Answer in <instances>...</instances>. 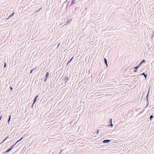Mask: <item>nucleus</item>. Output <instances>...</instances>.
<instances>
[{
  "instance_id": "1",
  "label": "nucleus",
  "mask_w": 154,
  "mask_h": 154,
  "mask_svg": "<svg viewBox=\"0 0 154 154\" xmlns=\"http://www.w3.org/2000/svg\"><path fill=\"white\" fill-rule=\"evenodd\" d=\"M110 141V140H105L103 141V142L104 143H108Z\"/></svg>"
},
{
  "instance_id": "2",
  "label": "nucleus",
  "mask_w": 154,
  "mask_h": 154,
  "mask_svg": "<svg viewBox=\"0 0 154 154\" xmlns=\"http://www.w3.org/2000/svg\"><path fill=\"white\" fill-rule=\"evenodd\" d=\"M38 97V95H37L35 98V99H34V102H33V104L35 102V101H36V100H37V98Z\"/></svg>"
},
{
  "instance_id": "3",
  "label": "nucleus",
  "mask_w": 154,
  "mask_h": 154,
  "mask_svg": "<svg viewBox=\"0 0 154 154\" xmlns=\"http://www.w3.org/2000/svg\"><path fill=\"white\" fill-rule=\"evenodd\" d=\"M104 59L105 63V64L106 65V66H107V60H106V58H104Z\"/></svg>"
},
{
  "instance_id": "4",
  "label": "nucleus",
  "mask_w": 154,
  "mask_h": 154,
  "mask_svg": "<svg viewBox=\"0 0 154 154\" xmlns=\"http://www.w3.org/2000/svg\"><path fill=\"white\" fill-rule=\"evenodd\" d=\"M49 75V74L48 72H47L46 73V78H48V76Z\"/></svg>"
},
{
  "instance_id": "5",
  "label": "nucleus",
  "mask_w": 154,
  "mask_h": 154,
  "mask_svg": "<svg viewBox=\"0 0 154 154\" xmlns=\"http://www.w3.org/2000/svg\"><path fill=\"white\" fill-rule=\"evenodd\" d=\"M110 122H111V125H110L111 127H112L113 126V124H112V119H110Z\"/></svg>"
},
{
  "instance_id": "6",
  "label": "nucleus",
  "mask_w": 154,
  "mask_h": 154,
  "mask_svg": "<svg viewBox=\"0 0 154 154\" xmlns=\"http://www.w3.org/2000/svg\"><path fill=\"white\" fill-rule=\"evenodd\" d=\"M141 75H144V77H145V79H146V75H145V74H144V73H143L142 74H141Z\"/></svg>"
},
{
  "instance_id": "7",
  "label": "nucleus",
  "mask_w": 154,
  "mask_h": 154,
  "mask_svg": "<svg viewBox=\"0 0 154 154\" xmlns=\"http://www.w3.org/2000/svg\"><path fill=\"white\" fill-rule=\"evenodd\" d=\"M73 57H72L71 59L70 60V61L68 62V63H69L72 60V59H73Z\"/></svg>"
},
{
  "instance_id": "8",
  "label": "nucleus",
  "mask_w": 154,
  "mask_h": 154,
  "mask_svg": "<svg viewBox=\"0 0 154 154\" xmlns=\"http://www.w3.org/2000/svg\"><path fill=\"white\" fill-rule=\"evenodd\" d=\"M153 117V116L152 115H151L150 116V119H151Z\"/></svg>"
},
{
  "instance_id": "9",
  "label": "nucleus",
  "mask_w": 154,
  "mask_h": 154,
  "mask_svg": "<svg viewBox=\"0 0 154 154\" xmlns=\"http://www.w3.org/2000/svg\"><path fill=\"white\" fill-rule=\"evenodd\" d=\"M138 67L137 66L134 67V69H137Z\"/></svg>"
},
{
  "instance_id": "10",
  "label": "nucleus",
  "mask_w": 154,
  "mask_h": 154,
  "mask_svg": "<svg viewBox=\"0 0 154 154\" xmlns=\"http://www.w3.org/2000/svg\"><path fill=\"white\" fill-rule=\"evenodd\" d=\"M141 64H142V63H140V64H139L137 66H138V67H139L140 66V65H141Z\"/></svg>"
},
{
  "instance_id": "11",
  "label": "nucleus",
  "mask_w": 154,
  "mask_h": 154,
  "mask_svg": "<svg viewBox=\"0 0 154 154\" xmlns=\"http://www.w3.org/2000/svg\"><path fill=\"white\" fill-rule=\"evenodd\" d=\"M145 62V61L144 60H143L141 62V63H143V62Z\"/></svg>"
},
{
  "instance_id": "12",
  "label": "nucleus",
  "mask_w": 154,
  "mask_h": 154,
  "mask_svg": "<svg viewBox=\"0 0 154 154\" xmlns=\"http://www.w3.org/2000/svg\"><path fill=\"white\" fill-rule=\"evenodd\" d=\"M74 3V0H72V3Z\"/></svg>"
},
{
  "instance_id": "13",
  "label": "nucleus",
  "mask_w": 154,
  "mask_h": 154,
  "mask_svg": "<svg viewBox=\"0 0 154 154\" xmlns=\"http://www.w3.org/2000/svg\"><path fill=\"white\" fill-rule=\"evenodd\" d=\"M33 69H31V71H30V73H31L32 72V71H33Z\"/></svg>"
},
{
  "instance_id": "14",
  "label": "nucleus",
  "mask_w": 154,
  "mask_h": 154,
  "mask_svg": "<svg viewBox=\"0 0 154 154\" xmlns=\"http://www.w3.org/2000/svg\"><path fill=\"white\" fill-rule=\"evenodd\" d=\"M47 79V78H46H46L45 79V82H46V81Z\"/></svg>"
},
{
  "instance_id": "15",
  "label": "nucleus",
  "mask_w": 154,
  "mask_h": 154,
  "mask_svg": "<svg viewBox=\"0 0 154 154\" xmlns=\"http://www.w3.org/2000/svg\"><path fill=\"white\" fill-rule=\"evenodd\" d=\"M10 151V149L6 151V152H9Z\"/></svg>"
},
{
  "instance_id": "16",
  "label": "nucleus",
  "mask_w": 154,
  "mask_h": 154,
  "mask_svg": "<svg viewBox=\"0 0 154 154\" xmlns=\"http://www.w3.org/2000/svg\"><path fill=\"white\" fill-rule=\"evenodd\" d=\"M22 138H23V137H22V138H21V139H20L19 140H18V141H17V142H18V141H20V140L21 139H22Z\"/></svg>"
},
{
  "instance_id": "17",
  "label": "nucleus",
  "mask_w": 154,
  "mask_h": 154,
  "mask_svg": "<svg viewBox=\"0 0 154 154\" xmlns=\"http://www.w3.org/2000/svg\"><path fill=\"white\" fill-rule=\"evenodd\" d=\"M10 117H9L8 120V122H9L10 121Z\"/></svg>"
},
{
  "instance_id": "18",
  "label": "nucleus",
  "mask_w": 154,
  "mask_h": 154,
  "mask_svg": "<svg viewBox=\"0 0 154 154\" xmlns=\"http://www.w3.org/2000/svg\"><path fill=\"white\" fill-rule=\"evenodd\" d=\"M14 13H13V14H11V15H10V17L11 16H12L13 15V14H14Z\"/></svg>"
},
{
  "instance_id": "19",
  "label": "nucleus",
  "mask_w": 154,
  "mask_h": 154,
  "mask_svg": "<svg viewBox=\"0 0 154 154\" xmlns=\"http://www.w3.org/2000/svg\"><path fill=\"white\" fill-rule=\"evenodd\" d=\"M6 66V63H5V66H4V67H5Z\"/></svg>"
},
{
  "instance_id": "20",
  "label": "nucleus",
  "mask_w": 154,
  "mask_h": 154,
  "mask_svg": "<svg viewBox=\"0 0 154 154\" xmlns=\"http://www.w3.org/2000/svg\"><path fill=\"white\" fill-rule=\"evenodd\" d=\"M137 70H134V72H137Z\"/></svg>"
},
{
  "instance_id": "21",
  "label": "nucleus",
  "mask_w": 154,
  "mask_h": 154,
  "mask_svg": "<svg viewBox=\"0 0 154 154\" xmlns=\"http://www.w3.org/2000/svg\"><path fill=\"white\" fill-rule=\"evenodd\" d=\"M10 89L12 90V88L11 87H10Z\"/></svg>"
},
{
  "instance_id": "22",
  "label": "nucleus",
  "mask_w": 154,
  "mask_h": 154,
  "mask_svg": "<svg viewBox=\"0 0 154 154\" xmlns=\"http://www.w3.org/2000/svg\"><path fill=\"white\" fill-rule=\"evenodd\" d=\"M99 132V130H98L97 132V134H98V132Z\"/></svg>"
},
{
  "instance_id": "23",
  "label": "nucleus",
  "mask_w": 154,
  "mask_h": 154,
  "mask_svg": "<svg viewBox=\"0 0 154 154\" xmlns=\"http://www.w3.org/2000/svg\"><path fill=\"white\" fill-rule=\"evenodd\" d=\"M69 63H68H68H67V65H68V64H69Z\"/></svg>"
},
{
  "instance_id": "24",
  "label": "nucleus",
  "mask_w": 154,
  "mask_h": 154,
  "mask_svg": "<svg viewBox=\"0 0 154 154\" xmlns=\"http://www.w3.org/2000/svg\"><path fill=\"white\" fill-rule=\"evenodd\" d=\"M12 148H10V150Z\"/></svg>"
},
{
  "instance_id": "25",
  "label": "nucleus",
  "mask_w": 154,
  "mask_h": 154,
  "mask_svg": "<svg viewBox=\"0 0 154 154\" xmlns=\"http://www.w3.org/2000/svg\"><path fill=\"white\" fill-rule=\"evenodd\" d=\"M1 118H2V116L0 118V119H1Z\"/></svg>"
}]
</instances>
